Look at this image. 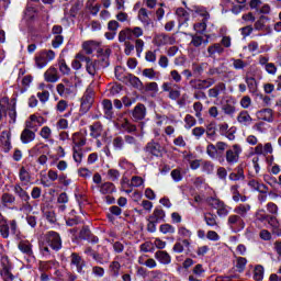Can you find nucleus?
I'll list each match as a JSON object with an SVG mask.
<instances>
[{"instance_id": "obj_1", "label": "nucleus", "mask_w": 281, "mask_h": 281, "mask_svg": "<svg viewBox=\"0 0 281 281\" xmlns=\"http://www.w3.org/2000/svg\"><path fill=\"white\" fill-rule=\"evenodd\" d=\"M144 29L140 26L125 27L119 32V43H124V53L126 56H131L136 49V54L139 58L142 52H144Z\"/></svg>"}, {"instance_id": "obj_2", "label": "nucleus", "mask_w": 281, "mask_h": 281, "mask_svg": "<svg viewBox=\"0 0 281 281\" xmlns=\"http://www.w3.org/2000/svg\"><path fill=\"white\" fill-rule=\"evenodd\" d=\"M126 144L128 146H133V149H128L130 155H133V153H139V143L137 142V138H135V136H115L112 140V146L114 150H124V146H126Z\"/></svg>"}, {"instance_id": "obj_3", "label": "nucleus", "mask_w": 281, "mask_h": 281, "mask_svg": "<svg viewBox=\"0 0 281 281\" xmlns=\"http://www.w3.org/2000/svg\"><path fill=\"white\" fill-rule=\"evenodd\" d=\"M164 221H166V211L161 207H156L147 217V232L155 234L157 232V223H164Z\"/></svg>"}, {"instance_id": "obj_4", "label": "nucleus", "mask_w": 281, "mask_h": 281, "mask_svg": "<svg viewBox=\"0 0 281 281\" xmlns=\"http://www.w3.org/2000/svg\"><path fill=\"white\" fill-rule=\"evenodd\" d=\"M56 58V52L52 49H42L35 55V66L37 69L47 67V64L52 63Z\"/></svg>"}, {"instance_id": "obj_5", "label": "nucleus", "mask_w": 281, "mask_h": 281, "mask_svg": "<svg viewBox=\"0 0 281 281\" xmlns=\"http://www.w3.org/2000/svg\"><path fill=\"white\" fill-rule=\"evenodd\" d=\"M56 91L61 98H69V95L76 93V85H74L71 80L65 78L56 86Z\"/></svg>"}, {"instance_id": "obj_6", "label": "nucleus", "mask_w": 281, "mask_h": 281, "mask_svg": "<svg viewBox=\"0 0 281 281\" xmlns=\"http://www.w3.org/2000/svg\"><path fill=\"white\" fill-rule=\"evenodd\" d=\"M16 220H8L0 214V235L2 238H10V229L12 234H16Z\"/></svg>"}, {"instance_id": "obj_7", "label": "nucleus", "mask_w": 281, "mask_h": 281, "mask_svg": "<svg viewBox=\"0 0 281 281\" xmlns=\"http://www.w3.org/2000/svg\"><path fill=\"white\" fill-rule=\"evenodd\" d=\"M229 145L225 142H217L215 145L210 143L206 146V155L211 157V159H216L218 155L222 157L223 153H225L226 148H228Z\"/></svg>"}, {"instance_id": "obj_8", "label": "nucleus", "mask_w": 281, "mask_h": 281, "mask_svg": "<svg viewBox=\"0 0 281 281\" xmlns=\"http://www.w3.org/2000/svg\"><path fill=\"white\" fill-rule=\"evenodd\" d=\"M241 153L243 147H240V145L238 144H235L232 146V148L227 149L225 153V159L228 166H234L235 164H238Z\"/></svg>"}, {"instance_id": "obj_9", "label": "nucleus", "mask_w": 281, "mask_h": 281, "mask_svg": "<svg viewBox=\"0 0 281 281\" xmlns=\"http://www.w3.org/2000/svg\"><path fill=\"white\" fill-rule=\"evenodd\" d=\"M45 238L46 243L54 249V251H60V249H63V238H60V234L57 232H47Z\"/></svg>"}, {"instance_id": "obj_10", "label": "nucleus", "mask_w": 281, "mask_h": 281, "mask_svg": "<svg viewBox=\"0 0 281 281\" xmlns=\"http://www.w3.org/2000/svg\"><path fill=\"white\" fill-rule=\"evenodd\" d=\"M161 89L166 93H169L168 98L170 100H177L178 98H181V86H179L172 81L164 82L161 86Z\"/></svg>"}, {"instance_id": "obj_11", "label": "nucleus", "mask_w": 281, "mask_h": 281, "mask_svg": "<svg viewBox=\"0 0 281 281\" xmlns=\"http://www.w3.org/2000/svg\"><path fill=\"white\" fill-rule=\"evenodd\" d=\"M95 93L92 88H88L81 98V113H88V111L93 106Z\"/></svg>"}, {"instance_id": "obj_12", "label": "nucleus", "mask_w": 281, "mask_h": 281, "mask_svg": "<svg viewBox=\"0 0 281 281\" xmlns=\"http://www.w3.org/2000/svg\"><path fill=\"white\" fill-rule=\"evenodd\" d=\"M227 225L232 232L238 233L245 229V220L239 215L231 214L227 218Z\"/></svg>"}, {"instance_id": "obj_13", "label": "nucleus", "mask_w": 281, "mask_h": 281, "mask_svg": "<svg viewBox=\"0 0 281 281\" xmlns=\"http://www.w3.org/2000/svg\"><path fill=\"white\" fill-rule=\"evenodd\" d=\"M192 89L198 91H203L205 89H210L213 85H216V79L214 78H206V79H193L190 81Z\"/></svg>"}, {"instance_id": "obj_14", "label": "nucleus", "mask_w": 281, "mask_h": 281, "mask_svg": "<svg viewBox=\"0 0 281 281\" xmlns=\"http://www.w3.org/2000/svg\"><path fill=\"white\" fill-rule=\"evenodd\" d=\"M83 254L94 259V261L98 262V265H104L105 262H109V258H110L109 254L108 255L99 254L98 251L93 250L91 246L86 247L83 249Z\"/></svg>"}, {"instance_id": "obj_15", "label": "nucleus", "mask_w": 281, "mask_h": 281, "mask_svg": "<svg viewBox=\"0 0 281 281\" xmlns=\"http://www.w3.org/2000/svg\"><path fill=\"white\" fill-rule=\"evenodd\" d=\"M144 150L148 155H153V157H162L165 149L164 146H161V144H159L158 142L150 140L146 144Z\"/></svg>"}, {"instance_id": "obj_16", "label": "nucleus", "mask_w": 281, "mask_h": 281, "mask_svg": "<svg viewBox=\"0 0 281 281\" xmlns=\"http://www.w3.org/2000/svg\"><path fill=\"white\" fill-rule=\"evenodd\" d=\"M176 43L177 37L166 33L158 34L154 37V45H156V47H162L164 45H175Z\"/></svg>"}, {"instance_id": "obj_17", "label": "nucleus", "mask_w": 281, "mask_h": 281, "mask_svg": "<svg viewBox=\"0 0 281 281\" xmlns=\"http://www.w3.org/2000/svg\"><path fill=\"white\" fill-rule=\"evenodd\" d=\"M119 126L125 133H135L137 132V125L131 123L126 117H124V113L117 114Z\"/></svg>"}, {"instance_id": "obj_18", "label": "nucleus", "mask_w": 281, "mask_h": 281, "mask_svg": "<svg viewBox=\"0 0 281 281\" xmlns=\"http://www.w3.org/2000/svg\"><path fill=\"white\" fill-rule=\"evenodd\" d=\"M70 267H76L77 273H85V267H87V262L80 254L71 252L70 255Z\"/></svg>"}, {"instance_id": "obj_19", "label": "nucleus", "mask_w": 281, "mask_h": 281, "mask_svg": "<svg viewBox=\"0 0 281 281\" xmlns=\"http://www.w3.org/2000/svg\"><path fill=\"white\" fill-rule=\"evenodd\" d=\"M133 122H142L146 117V105L138 103L131 112Z\"/></svg>"}, {"instance_id": "obj_20", "label": "nucleus", "mask_w": 281, "mask_h": 281, "mask_svg": "<svg viewBox=\"0 0 281 281\" xmlns=\"http://www.w3.org/2000/svg\"><path fill=\"white\" fill-rule=\"evenodd\" d=\"M100 67H102L101 60L88 59V63L86 64V71L89 76L95 78V76H98V71H100Z\"/></svg>"}, {"instance_id": "obj_21", "label": "nucleus", "mask_w": 281, "mask_h": 281, "mask_svg": "<svg viewBox=\"0 0 281 281\" xmlns=\"http://www.w3.org/2000/svg\"><path fill=\"white\" fill-rule=\"evenodd\" d=\"M11 138H12V133L10 131L1 132L0 142H1V145L3 146L4 153H10L12 148Z\"/></svg>"}, {"instance_id": "obj_22", "label": "nucleus", "mask_w": 281, "mask_h": 281, "mask_svg": "<svg viewBox=\"0 0 281 281\" xmlns=\"http://www.w3.org/2000/svg\"><path fill=\"white\" fill-rule=\"evenodd\" d=\"M44 80L50 83L58 82V80H60V76L58 75V69H56L54 66H50L44 72Z\"/></svg>"}, {"instance_id": "obj_23", "label": "nucleus", "mask_w": 281, "mask_h": 281, "mask_svg": "<svg viewBox=\"0 0 281 281\" xmlns=\"http://www.w3.org/2000/svg\"><path fill=\"white\" fill-rule=\"evenodd\" d=\"M72 148H82L87 146V136L82 132H76L72 134Z\"/></svg>"}, {"instance_id": "obj_24", "label": "nucleus", "mask_w": 281, "mask_h": 281, "mask_svg": "<svg viewBox=\"0 0 281 281\" xmlns=\"http://www.w3.org/2000/svg\"><path fill=\"white\" fill-rule=\"evenodd\" d=\"M207 54L210 58H216V55L223 56L225 54V48L221 43H214L207 47Z\"/></svg>"}, {"instance_id": "obj_25", "label": "nucleus", "mask_w": 281, "mask_h": 281, "mask_svg": "<svg viewBox=\"0 0 281 281\" xmlns=\"http://www.w3.org/2000/svg\"><path fill=\"white\" fill-rule=\"evenodd\" d=\"M178 235L182 238V244L184 247H190V238H192V231L188 229L186 226H180L178 228Z\"/></svg>"}, {"instance_id": "obj_26", "label": "nucleus", "mask_w": 281, "mask_h": 281, "mask_svg": "<svg viewBox=\"0 0 281 281\" xmlns=\"http://www.w3.org/2000/svg\"><path fill=\"white\" fill-rule=\"evenodd\" d=\"M32 243L30 240H21L18 244V249L25 256H29V258H34V250L32 249Z\"/></svg>"}, {"instance_id": "obj_27", "label": "nucleus", "mask_w": 281, "mask_h": 281, "mask_svg": "<svg viewBox=\"0 0 281 281\" xmlns=\"http://www.w3.org/2000/svg\"><path fill=\"white\" fill-rule=\"evenodd\" d=\"M155 259L158 260L160 265H170V262H172V257L166 250H157L155 252Z\"/></svg>"}, {"instance_id": "obj_28", "label": "nucleus", "mask_w": 281, "mask_h": 281, "mask_svg": "<svg viewBox=\"0 0 281 281\" xmlns=\"http://www.w3.org/2000/svg\"><path fill=\"white\" fill-rule=\"evenodd\" d=\"M237 122L238 124H241V126H250L252 124L254 119L249 114L248 111L244 110L240 111L239 114L237 115Z\"/></svg>"}, {"instance_id": "obj_29", "label": "nucleus", "mask_w": 281, "mask_h": 281, "mask_svg": "<svg viewBox=\"0 0 281 281\" xmlns=\"http://www.w3.org/2000/svg\"><path fill=\"white\" fill-rule=\"evenodd\" d=\"M13 192L14 194H16L21 202L32 200L30 193H27V191H25V189H23V187L20 183L14 184Z\"/></svg>"}, {"instance_id": "obj_30", "label": "nucleus", "mask_w": 281, "mask_h": 281, "mask_svg": "<svg viewBox=\"0 0 281 281\" xmlns=\"http://www.w3.org/2000/svg\"><path fill=\"white\" fill-rule=\"evenodd\" d=\"M102 106L105 120H111L115 115V112H113V102L109 99H104Z\"/></svg>"}, {"instance_id": "obj_31", "label": "nucleus", "mask_w": 281, "mask_h": 281, "mask_svg": "<svg viewBox=\"0 0 281 281\" xmlns=\"http://www.w3.org/2000/svg\"><path fill=\"white\" fill-rule=\"evenodd\" d=\"M19 179L22 186L32 183V175L30 173V170L22 166L19 170Z\"/></svg>"}, {"instance_id": "obj_32", "label": "nucleus", "mask_w": 281, "mask_h": 281, "mask_svg": "<svg viewBox=\"0 0 281 281\" xmlns=\"http://www.w3.org/2000/svg\"><path fill=\"white\" fill-rule=\"evenodd\" d=\"M227 90V86L224 82H218L209 90V98H218L221 93Z\"/></svg>"}, {"instance_id": "obj_33", "label": "nucleus", "mask_w": 281, "mask_h": 281, "mask_svg": "<svg viewBox=\"0 0 281 281\" xmlns=\"http://www.w3.org/2000/svg\"><path fill=\"white\" fill-rule=\"evenodd\" d=\"M249 212H251L250 204H239L234 209V214L240 216L244 221L247 218V214H249Z\"/></svg>"}, {"instance_id": "obj_34", "label": "nucleus", "mask_w": 281, "mask_h": 281, "mask_svg": "<svg viewBox=\"0 0 281 281\" xmlns=\"http://www.w3.org/2000/svg\"><path fill=\"white\" fill-rule=\"evenodd\" d=\"M256 115L258 120H262L263 122H273V110L269 108L259 110Z\"/></svg>"}, {"instance_id": "obj_35", "label": "nucleus", "mask_w": 281, "mask_h": 281, "mask_svg": "<svg viewBox=\"0 0 281 281\" xmlns=\"http://www.w3.org/2000/svg\"><path fill=\"white\" fill-rule=\"evenodd\" d=\"M138 21L143 23V25H153V19H150V15L148 13V9L146 8H140L138 10Z\"/></svg>"}, {"instance_id": "obj_36", "label": "nucleus", "mask_w": 281, "mask_h": 281, "mask_svg": "<svg viewBox=\"0 0 281 281\" xmlns=\"http://www.w3.org/2000/svg\"><path fill=\"white\" fill-rule=\"evenodd\" d=\"M20 139L22 144H30L31 142H34V139H36V133H34L30 128H24L21 133Z\"/></svg>"}, {"instance_id": "obj_37", "label": "nucleus", "mask_w": 281, "mask_h": 281, "mask_svg": "<svg viewBox=\"0 0 281 281\" xmlns=\"http://www.w3.org/2000/svg\"><path fill=\"white\" fill-rule=\"evenodd\" d=\"M204 221L209 227H214V229H218V216L213 213H204Z\"/></svg>"}, {"instance_id": "obj_38", "label": "nucleus", "mask_w": 281, "mask_h": 281, "mask_svg": "<svg viewBox=\"0 0 281 281\" xmlns=\"http://www.w3.org/2000/svg\"><path fill=\"white\" fill-rule=\"evenodd\" d=\"M268 224L272 227L271 233L274 234V236H281L280 222L278 221V217L269 215Z\"/></svg>"}, {"instance_id": "obj_39", "label": "nucleus", "mask_w": 281, "mask_h": 281, "mask_svg": "<svg viewBox=\"0 0 281 281\" xmlns=\"http://www.w3.org/2000/svg\"><path fill=\"white\" fill-rule=\"evenodd\" d=\"M16 203V196L12 193H3L1 195V204L3 207H10V205H14Z\"/></svg>"}, {"instance_id": "obj_40", "label": "nucleus", "mask_w": 281, "mask_h": 281, "mask_svg": "<svg viewBox=\"0 0 281 281\" xmlns=\"http://www.w3.org/2000/svg\"><path fill=\"white\" fill-rule=\"evenodd\" d=\"M102 135V123L94 122L92 125H90V137H93V139H98Z\"/></svg>"}, {"instance_id": "obj_41", "label": "nucleus", "mask_w": 281, "mask_h": 281, "mask_svg": "<svg viewBox=\"0 0 281 281\" xmlns=\"http://www.w3.org/2000/svg\"><path fill=\"white\" fill-rule=\"evenodd\" d=\"M101 194H113L115 192V184L113 182H103L99 186Z\"/></svg>"}, {"instance_id": "obj_42", "label": "nucleus", "mask_w": 281, "mask_h": 281, "mask_svg": "<svg viewBox=\"0 0 281 281\" xmlns=\"http://www.w3.org/2000/svg\"><path fill=\"white\" fill-rule=\"evenodd\" d=\"M176 14L179 19L180 25H183V23H188L190 21V13H188V11H186L183 8H178L176 10Z\"/></svg>"}, {"instance_id": "obj_43", "label": "nucleus", "mask_w": 281, "mask_h": 281, "mask_svg": "<svg viewBox=\"0 0 281 281\" xmlns=\"http://www.w3.org/2000/svg\"><path fill=\"white\" fill-rule=\"evenodd\" d=\"M249 188H252V190H257V192H260L261 194H266L267 192V186L263 183H259L258 180H250L248 182Z\"/></svg>"}, {"instance_id": "obj_44", "label": "nucleus", "mask_w": 281, "mask_h": 281, "mask_svg": "<svg viewBox=\"0 0 281 281\" xmlns=\"http://www.w3.org/2000/svg\"><path fill=\"white\" fill-rule=\"evenodd\" d=\"M85 157V154L82 153V147H72V158L78 166L82 164V158Z\"/></svg>"}, {"instance_id": "obj_45", "label": "nucleus", "mask_w": 281, "mask_h": 281, "mask_svg": "<svg viewBox=\"0 0 281 281\" xmlns=\"http://www.w3.org/2000/svg\"><path fill=\"white\" fill-rule=\"evenodd\" d=\"M109 269L112 278H119L120 269H122V265L120 263V261H112L109 266Z\"/></svg>"}, {"instance_id": "obj_46", "label": "nucleus", "mask_w": 281, "mask_h": 281, "mask_svg": "<svg viewBox=\"0 0 281 281\" xmlns=\"http://www.w3.org/2000/svg\"><path fill=\"white\" fill-rule=\"evenodd\" d=\"M204 133H206L207 139L211 142H216V125L213 123L209 124Z\"/></svg>"}, {"instance_id": "obj_47", "label": "nucleus", "mask_w": 281, "mask_h": 281, "mask_svg": "<svg viewBox=\"0 0 281 281\" xmlns=\"http://www.w3.org/2000/svg\"><path fill=\"white\" fill-rule=\"evenodd\" d=\"M34 211V206L32 205V202L30 200L22 201L20 204V212H23L24 214H32Z\"/></svg>"}, {"instance_id": "obj_48", "label": "nucleus", "mask_w": 281, "mask_h": 281, "mask_svg": "<svg viewBox=\"0 0 281 281\" xmlns=\"http://www.w3.org/2000/svg\"><path fill=\"white\" fill-rule=\"evenodd\" d=\"M245 82H246L250 93H256V91H258V82L256 81V78L246 77Z\"/></svg>"}, {"instance_id": "obj_49", "label": "nucleus", "mask_w": 281, "mask_h": 281, "mask_svg": "<svg viewBox=\"0 0 281 281\" xmlns=\"http://www.w3.org/2000/svg\"><path fill=\"white\" fill-rule=\"evenodd\" d=\"M43 214H44V218H46V221H48V223H50L52 225H54V223H56L57 218H56V212H54V210L45 209L43 211Z\"/></svg>"}, {"instance_id": "obj_50", "label": "nucleus", "mask_w": 281, "mask_h": 281, "mask_svg": "<svg viewBox=\"0 0 281 281\" xmlns=\"http://www.w3.org/2000/svg\"><path fill=\"white\" fill-rule=\"evenodd\" d=\"M193 12H194V14L202 16L204 21L210 20V12H207V10H205V8H203V7H194Z\"/></svg>"}, {"instance_id": "obj_51", "label": "nucleus", "mask_w": 281, "mask_h": 281, "mask_svg": "<svg viewBox=\"0 0 281 281\" xmlns=\"http://www.w3.org/2000/svg\"><path fill=\"white\" fill-rule=\"evenodd\" d=\"M203 43L204 45H207L209 41H204L201 35H192L191 45H193V47H201Z\"/></svg>"}, {"instance_id": "obj_52", "label": "nucleus", "mask_w": 281, "mask_h": 281, "mask_svg": "<svg viewBox=\"0 0 281 281\" xmlns=\"http://www.w3.org/2000/svg\"><path fill=\"white\" fill-rule=\"evenodd\" d=\"M175 232H177V229L175 228V226H172V224H161L159 226L160 234H175Z\"/></svg>"}, {"instance_id": "obj_53", "label": "nucleus", "mask_w": 281, "mask_h": 281, "mask_svg": "<svg viewBox=\"0 0 281 281\" xmlns=\"http://www.w3.org/2000/svg\"><path fill=\"white\" fill-rule=\"evenodd\" d=\"M58 67H59L60 74H63L64 76H69V74H71V68H69L65 59L59 60Z\"/></svg>"}, {"instance_id": "obj_54", "label": "nucleus", "mask_w": 281, "mask_h": 281, "mask_svg": "<svg viewBox=\"0 0 281 281\" xmlns=\"http://www.w3.org/2000/svg\"><path fill=\"white\" fill-rule=\"evenodd\" d=\"M194 31L196 34H203L205 30H207V20H202V22H198L193 25Z\"/></svg>"}, {"instance_id": "obj_55", "label": "nucleus", "mask_w": 281, "mask_h": 281, "mask_svg": "<svg viewBox=\"0 0 281 281\" xmlns=\"http://www.w3.org/2000/svg\"><path fill=\"white\" fill-rule=\"evenodd\" d=\"M265 278V268L262 266L255 267L254 280L260 281Z\"/></svg>"}, {"instance_id": "obj_56", "label": "nucleus", "mask_w": 281, "mask_h": 281, "mask_svg": "<svg viewBox=\"0 0 281 281\" xmlns=\"http://www.w3.org/2000/svg\"><path fill=\"white\" fill-rule=\"evenodd\" d=\"M69 109V102L67 100H59L56 104L57 113H65V111Z\"/></svg>"}, {"instance_id": "obj_57", "label": "nucleus", "mask_w": 281, "mask_h": 281, "mask_svg": "<svg viewBox=\"0 0 281 281\" xmlns=\"http://www.w3.org/2000/svg\"><path fill=\"white\" fill-rule=\"evenodd\" d=\"M1 277L3 278L4 281H14V274L10 272V268L8 266H5L1 270Z\"/></svg>"}, {"instance_id": "obj_58", "label": "nucleus", "mask_w": 281, "mask_h": 281, "mask_svg": "<svg viewBox=\"0 0 281 281\" xmlns=\"http://www.w3.org/2000/svg\"><path fill=\"white\" fill-rule=\"evenodd\" d=\"M9 124H16V105L8 109Z\"/></svg>"}, {"instance_id": "obj_59", "label": "nucleus", "mask_w": 281, "mask_h": 281, "mask_svg": "<svg viewBox=\"0 0 281 281\" xmlns=\"http://www.w3.org/2000/svg\"><path fill=\"white\" fill-rule=\"evenodd\" d=\"M48 146L43 144V143H40L37 145H35L31 150V157H36V155H41V151L45 148H47Z\"/></svg>"}, {"instance_id": "obj_60", "label": "nucleus", "mask_w": 281, "mask_h": 281, "mask_svg": "<svg viewBox=\"0 0 281 281\" xmlns=\"http://www.w3.org/2000/svg\"><path fill=\"white\" fill-rule=\"evenodd\" d=\"M206 203L210 207H213V210H217L223 204V201L216 198H207Z\"/></svg>"}, {"instance_id": "obj_61", "label": "nucleus", "mask_w": 281, "mask_h": 281, "mask_svg": "<svg viewBox=\"0 0 281 281\" xmlns=\"http://www.w3.org/2000/svg\"><path fill=\"white\" fill-rule=\"evenodd\" d=\"M128 81L132 87H135V89H139V87H143L144 85L142 83V80H139V78L134 75H128Z\"/></svg>"}, {"instance_id": "obj_62", "label": "nucleus", "mask_w": 281, "mask_h": 281, "mask_svg": "<svg viewBox=\"0 0 281 281\" xmlns=\"http://www.w3.org/2000/svg\"><path fill=\"white\" fill-rule=\"evenodd\" d=\"M186 128H192V126H196V119L191 114H187L184 117Z\"/></svg>"}, {"instance_id": "obj_63", "label": "nucleus", "mask_w": 281, "mask_h": 281, "mask_svg": "<svg viewBox=\"0 0 281 281\" xmlns=\"http://www.w3.org/2000/svg\"><path fill=\"white\" fill-rule=\"evenodd\" d=\"M232 63H233L234 69H245V67H247V63L243 59L233 58Z\"/></svg>"}, {"instance_id": "obj_64", "label": "nucleus", "mask_w": 281, "mask_h": 281, "mask_svg": "<svg viewBox=\"0 0 281 281\" xmlns=\"http://www.w3.org/2000/svg\"><path fill=\"white\" fill-rule=\"evenodd\" d=\"M108 179H110V181H117L120 179V170L117 169L108 170Z\"/></svg>"}]
</instances>
